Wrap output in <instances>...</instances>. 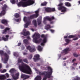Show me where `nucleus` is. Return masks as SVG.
I'll list each match as a JSON object with an SVG mask.
<instances>
[{"label": "nucleus", "instance_id": "c85d7f7f", "mask_svg": "<svg viewBox=\"0 0 80 80\" xmlns=\"http://www.w3.org/2000/svg\"><path fill=\"white\" fill-rule=\"evenodd\" d=\"M36 50L35 49V48H31L30 49V50L29 52H35Z\"/></svg>", "mask_w": 80, "mask_h": 80}, {"label": "nucleus", "instance_id": "37998d69", "mask_svg": "<svg viewBox=\"0 0 80 80\" xmlns=\"http://www.w3.org/2000/svg\"><path fill=\"white\" fill-rule=\"evenodd\" d=\"M0 72H1V73H5V72H7V70L4 69L2 71H1Z\"/></svg>", "mask_w": 80, "mask_h": 80}, {"label": "nucleus", "instance_id": "f8f14e48", "mask_svg": "<svg viewBox=\"0 0 80 80\" xmlns=\"http://www.w3.org/2000/svg\"><path fill=\"white\" fill-rule=\"evenodd\" d=\"M19 73H16L15 74V76L14 74H12V76L13 79L14 80H16L18 79L19 77Z\"/></svg>", "mask_w": 80, "mask_h": 80}, {"label": "nucleus", "instance_id": "72a5a7b5", "mask_svg": "<svg viewBox=\"0 0 80 80\" xmlns=\"http://www.w3.org/2000/svg\"><path fill=\"white\" fill-rule=\"evenodd\" d=\"M10 28H6L3 31V33H5L6 32H7V31H8L10 30Z\"/></svg>", "mask_w": 80, "mask_h": 80}, {"label": "nucleus", "instance_id": "2f4dec72", "mask_svg": "<svg viewBox=\"0 0 80 80\" xmlns=\"http://www.w3.org/2000/svg\"><path fill=\"white\" fill-rule=\"evenodd\" d=\"M72 80H80V78L78 76H77L75 77V78L73 79Z\"/></svg>", "mask_w": 80, "mask_h": 80}, {"label": "nucleus", "instance_id": "f704fd0d", "mask_svg": "<svg viewBox=\"0 0 80 80\" xmlns=\"http://www.w3.org/2000/svg\"><path fill=\"white\" fill-rule=\"evenodd\" d=\"M38 50L40 51H42V47H41V46L40 45L38 46Z\"/></svg>", "mask_w": 80, "mask_h": 80}, {"label": "nucleus", "instance_id": "a878e982", "mask_svg": "<svg viewBox=\"0 0 80 80\" xmlns=\"http://www.w3.org/2000/svg\"><path fill=\"white\" fill-rule=\"evenodd\" d=\"M23 42L25 44H26V45H28V44H29V42L28 41V40H27V39H24L23 40Z\"/></svg>", "mask_w": 80, "mask_h": 80}, {"label": "nucleus", "instance_id": "2eb2a0df", "mask_svg": "<svg viewBox=\"0 0 80 80\" xmlns=\"http://www.w3.org/2000/svg\"><path fill=\"white\" fill-rule=\"evenodd\" d=\"M30 76L28 75H25V74H22L21 75V78H24V79H27V78H29Z\"/></svg>", "mask_w": 80, "mask_h": 80}, {"label": "nucleus", "instance_id": "ddd939ff", "mask_svg": "<svg viewBox=\"0 0 80 80\" xmlns=\"http://www.w3.org/2000/svg\"><path fill=\"white\" fill-rule=\"evenodd\" d=\"M22 34L24 36H27L30 35V32L28 31L26 32V30H24L22 32Z\"/></svg>", "mask_w": 80, "mask_h": 80}, {"label": "nucleus", "instance_id": "774afa93", "mask_svg": "<svg viewBox=\"0 0 80 80\" xmlns=\"http://www.w3.org/2000/svg\"><path fill=\"white\" fill-rule=\"evenodd\" d=\"M75 64L76 65H77V63H74L73 64V65H75Z\"/></svg>", "mask_w": 80, "mask_h": 80}, {"label": "nucleus", "instance_id": "4468645a", "mask_svg": "<svg viewBox=\"0 0 80 80\" xmlns=\"http://www.w3.org/2000/svg\"><path fill=\"white\" fill-rule=\"evenodd\" d=\"M31 22L32 21L30 20H29V21L28 22L25 24L24 26L25 28H27L28 27V25L31 23Z\"/></svg>", "mask_w": 80, "mask_h": 80}, {"label": "nucleus", "instance_id": "39448f33", "mask_svg": "<svg viewBox=\"0 0 80 80\" xmlns=\"http://www.w3.org/2000/svg\"><path fill=\"white\" fill-rule=\"evenodd\" d=\"M0 54L2 56V55H4L5 57V58H4V63H7V62L8 60V54L6 53H4L3 51L0 50Z\"/></svg>", "mask_w": 80, "mask_h": 80}, {"label": "nucleus", "instance_id": "1a4fd4ad", "mask_svg": "<svg viewBox=\"0 0 80 80\" xmlns=\"http://www.w3.org/2000/svg\"><path fill=\"white\" fill-rule=\"evenodd\" d=\"M32 38H33V42H34V41H36V40L37 39H38V38H40V34L38 33H35L32 37Z\"/></svg>", "mask_w": 80, "mask_h": 80}, {"label": "nucleus", "instance_id": "cd10ccee", "mask_svg": "<svg viewBox=\"0 0 80 80\" xmlns=\"http://www.w3.org/2000/svg\"><path fill=\"white\" fill-rule=\"evenodd\" d=\"M45 11L47 12H51L50 8H47L45 9Z\"/></svg>", "mask_w": 80, "mask_h": 80}, {"label": "nucleus", "instance_id": "473e14b6", "mask_svg": "<svg viewBox=\"0 0 80 80\" xmlns=\"http://www.w3.org/2000/svg\"><path fill=\"white\" fill-rule=\"evenodd\" d=\"M22 60L23 61V62H25V63H28V60L27 58H24L22 59Z\"/></svg>", "mask_w": 80, "mask_h": 80}, {"label": "nucleus", "instance_id": "0e129e2a", "mask_svg": "<svg viewBox=\"0 0 80 80\" xmlns=\"http://www.w3.org/2000/svg\"><path fill=\"white\" fill-rule=\"evenodd\" d=\"M75 61H76V59H74L72 60V62H75Z\"/></svg>", "mask_w": 80, "mask_h": 80}, {"label": "nucleus", "instance_id": "69168bd1", "mask_svg": "<svg viewBox=\"0 0 80 80\" xmlns=\"http://www.w3.org/2000/svg\"><path fill=\"white\" fill-rule=\"evenodd\" d=\"M27 39H30V37L28 36L27 37Z\"/></svg>", "mask_w": 80, "mask_h": 80}, {"label": "nucleus", "instance_id": "f03ea898", "mask_svg": "<svg viewBox=\"0 0 80 80\" xmlns=\"http://www.w3.org/2000/svg\"><path fill=\"white\" fill-rule=\"evenodd\" d=\"M35 3V1L32 0H29L27 2H20L18 4V7H26L27 6H29L33 5Z\"/></svg>", "mask_w": 80, "mask_h": 80}, {"label": "nucleus", "instance_id": "c756f323", "mask_svg": "<svg viewBox=\"0 0 80 80\" xmlns=\"http://www.w3.org/2000/svg\"><path fill=\"white\" fill-rule=\"evenodd\" d=\"M35 13H36V14H34L35 15V16H36V17H38V13H39V11L38 10H37L36 11H35Z\"/></svg>", "mask_w": 80, "mask_h": 80}, {"label": "nucleus", "instance_id": "b1692460", "mask_svg": "<svg viewBox=\"0 0 80 80\" xmlns=\"http://www.w3.org/2000/svg\"><path fill=\"white\" fill-rule=\"evenodd\" d=\"M28 21H29V18H28V17H24L23 18V20L25 22H27L28 21Z\"/></svg>", "mask_w": 80, "mask_h": 80}, {"label": "nucleus", "instance_id": "a211bd4d", "mask_svg": "<svg viewBox=\"0 0 80 80\" xmlns=\"http://www.w3.org/2000/svg\"><path fill=\"white\" fill-rule=\"evenodd\" d=\"M18 63H22V64H24L23 61V59H20V58H18Z\"/></svg>", "mask_w": 80, "mask_h": 80}, {"label": "nucleus", "instance_id": "4d7b16f0", "mask_svg": "<svg viewBox=\"0 0 80 80\" xmlns=\"http://www.w3.org/2000/svg\"><path fill=\"white\" fill-rule=\"evenodd\" d=\"M21 42H19L18 44V46H20L21 45Z\"/></svg>", "mask_w": 80, "mask_h": 80}, {"label": "nucleus", "instance_id": "7c9ffc66", "mask_svg": "<svg viewBox=\"0 0 80 80\" xmlns=\"http://www.w3.org/2000/svg\"><path fill=\"white\" fill-rule=\"evenodd\" d=\"M32 23L34 24L35 27H37V21L35 20H34L32 21Z\"/></svg>", "mask_w": 80, "mask_h": 80}, {"label": "nucleus", "instance_id": "aec40b11", "mask_svg": "<svg viewBox=\"0 0 80 80\" xmlns=\"http://www.w3.org/2000/svg\"><path fill=\"white\" fill-rule=\"evenodd\" d=\"M33 42L34 43H40V42H42V38H40L38 40H36Z\"/></svg>", "mask_w": 80, "mask_h": 80}, {"label": "nucleus", "instance_id": "13d9d810", "mask_svg": "<svg viewBox=\"0 0 80 80\" xmlns=\"http://www.w3.org/2000/svg\"><path fill=\"white\" fill-rule=\"evenodd\" d=\"M6 38H8V37H9V36H8V35H6Z\"/></svg>", "mask_w": 80, "mask_h": 80}, {"label": "nucleus", "instance_id": "c9c22d12", "mask_svg": "<svg viewBox=\"0 0 80 80\" xmlns=\"http://www.w3.org/2000/svg\"><path fill=\"white\" fill-rule=\"evenodd\" d=\"M14 17H15V18H18L20 17V15H19V14L16 13Z\"/></svg>", "mask_w": 80, "mask_h": 80}, {"label": "nucleus", "instance_id": "6e6d98bb", "mask_svg": "<svg viewBox=\"0 0 80 80\" xmlns=\"http://www.w3.org/2000/svg\"><path fill=\"white\" fill-rule=\"evenodd\" d=\"M71 69H72V70H75V68L73 66H72L71 67Z\"/></svg>", "mask_w": 80, "mask_h": 80}, {"label": "nucleus", "instance_id": "a19ab883", "mask_svg": "<svg viewBox=\"0 0 80 80\" xmlns=\"http://www.w3.org/2000/svg\"><path fill=\"white\" fill-rule=\"evenodd\" d=\"M65 41L67 42V43H69V42H70V41H71V40H70L68 39H65Z\"/></svg>", "mask_w": 80, "mask_h": 80}, {"label": "nucleus", "instance_id": "603ef678", "mask_svg": "<svg viewBox=\"0 0 80 80\" xmlns=\"http://www.w3.org/2000/svg\"><path fill=\"white\" fill-rule=\"evenodd\" d=\"M50 31L52 33H54V32H55V30H54L50 29Z\"/></svg>", "mask_w": 80, "mask_h": 80}, {"label": "nucleus", "instance_id": "9d476101", "mask_svg": "<svg viewBox=\"0 0 80 80\" xmlns=\"http://www.w3.org/2000/svg\"><path fill=\"white\" fill-rule=\"evenodd\" d=\"M69 51H71V49H70L69 48H68L63 50L61 53L62 55H66L68 53V52H69Z\"/></svg>", "mask_w": 80, "mask_h": 80}, {"label": "nucleus", "instance_id": "412c9836", "mask_svg": "<svg viewBox=\"0 0 80 80\" xmlns=\"http://www.w3.org/2000/svg\"><path fill=\"white\" fill-rule=\"evenodd\" d=\"M1 22L2 23H3V24H6V25H7L8 23V21L7 20L5 19H3L2 20Z\"/></svg>", "mask_w": 80, "mask_h": 80}, {"label": "nucleus", "instance_id": "f257e3e1", "mask_svg": "<svg viewBox=\"0 0 80 80\" xmlns=\"http://www.w3.org/2000/svg\"><path fill=\"white\" fill-rule=\"evenodd\" d=\"M25 67L22 65V66H19V68L21 72L31 75L32 72L30 67L28 65L26 64L25 65Z\"/></svg>", "mask_w": 80, "mask_h": 80}, {"label": "nucleus", "instance_id": "7ed1b4c3", "mask_svg": "<svg viewBox=\"0 0 80 80\" xmlns=\"http://www.w3.org/2000/svg\"><path fill=\"white\" fill-rule=\"evenodd\" d=\"M48 70H49L50 72L44 71L42 72H41L40 71H38V73L40 76H44V75L45 76H47V77L49 78L50 77V76H48L47 75H48V73H52L53 71H52V68H51V67H48Z\"/></svg>", "mask_w": 80, "mask_h": 80}, {"label": "nucleus", "instance_id": "5fc2aeb1", "mask_svg": "<svg viewBox=\"0 0 80 80\" xmlns=\"http://www.w3.org/2000/svg\"><path fill=\"white\" fill-rule=\"evenodd\" d=\"M28 53L26 52H23V55H28Z\"/></svg>", "mask_w": 80, "mask_h": 80}, {"label": "nucleus", "instance_id": "de8ad7c7", "mask_svg": "<svg viewBox=\"0 0 80 80\" xmlns=\"http://www.w3.org/2000/svg\"><path fill=\"white\" fill-rule=\"evenodd\" d=\"M73 55L75 57H78V55L76 54V53H73Z\"/></svg>", "mask_w": 80, "mask_h": 80}, {"label": "nucleus", "instance_id": "c03bdc74", "mask_svg": "<svg viewBox=\"0 0 80 80\" xmlns=\"http://www.w3.org/2000/svg\"><path fill=\"white\" fill-rule=\"evenodd\" d=\"M31 48H31V47L29 46L27 47V50H29V51H30V49H31Z\"/></svg>", "mask_w": 80, "mask_h": 80}, {"label": "nucleus", "instance_id": "338daca9", "mask_svg": "<svg viewBox=\"0 0 80 80\" xmlns=\"http://www.w3.org/2000/svg\"><path fill=\"white\" fill-rule=\"evenodd\" d=\"M61 54L58 55V57H59V58H60V57H61Z\"/></svg>", "mask_w": 80, "mask_h": 80}, {"label": "nucleus", "instance_id": "58836bf2", "mask_svg": "<svg viewBox=\"0 0 80 80\" xmlns=\"http://www.w3.org/2000/svg\"><path fill=\"white\" fill-rule=\"evenodd\" d=\"M50 10H51V12H55V8H50Z\"/></svg>", "mask_w": 80, "mask_h": 80}, {"label": "nucleus", "instance_id": "bb28decb", "mask_svg": "<svg viewBox=\"0 0 80 80\" xmlns=\"http://www.w3.org/2000/svg\"><path fill=\"white\" fill-rule=\"evenodd\" d=\"M76 37H77L76 35H70L68 36V38H75Z\"/></svg>", "mask_w": 80, "mask_h": 80}, {"label": "nucleus", "instance_id": "052dcab7", "mask_svg": "<svg viewBox=\"0 0 80 80\" xmlns=\"http://www.w3.org/2000/svg\"><path fill=\"white\" fill-rule=\"evenodd\" d=\"M8 53L9 54H10V51L9 50H8L7 51Z\"/></svg>", "mask_w": 80, "mask_h": 80}, {"label": "nucleus", "instance_id": "20e7f679", "mask_svg": "<svg viewBox=\"0 0 80 80\" xmlns=\"http://www.w3.org/2000/svg\"><path fill=\"white\" fill-rule=\"evenodd\" d=\"M63 5V3H60L58 5V6L59 7L58 8V10H61L62 12H65L67 11V8Z\"/></svg>", "mask_w": 80, "mask_h": 80}, {"label": "nucleus", "instance_id": "9b49d317", "mask_svg": "<svg viewBox=\"0 0 80 80\" xmlns=\"http://www.w3.org/2000/svg\"><path fill=\"white\" fill-rule=\"evenodd\" d=\"M40 59V55L38 54H36L34 56V58H33L34 62H36Z\"/></svg>", "mask_w": 80, "mask_h": 80}, {"label": "nucleus", "instance_id": "f3484780", "mask_svg": "<svg viewBox=\"0 0 80 80\" xmlns=\"http://www.w3.org/2000/svg\"><path fill=\"white\" fill-rule=\"evenodd\" d=\"M52 73H50L48 74H47V75L48 76L49 75V76H50V77H48L47 76H45V77L44 78H43V80H47V78H50V77H51V75H52Z\"/></svg>", "mask_w": 80, "mask_h": 80}, {"label": "nucleus", "instance_id": "680f3d73", "mask_svg": "<svg viewBox=\"0 0 80 80\" xmlns=\"http://www.w3.org/2000/svg\"><path fill=\"white\" fill-rule=\"evenodd\" d=\"M1 28H2V29H3V28H4V26H1Z\"/></svg>", "mask_w": 80, "mask_h": 80}, {"label": "nucleus", "instance_id": "393cba45", "mask_svg": "<svg viewBox=\"0 0 80 80\" xmlns=\"http://www.w3.org/2000/svg\"><path fill=\"white\" fill-rule=\"evenodd\" d=\"M64 4L65 6H67V7H70L71 6V4L69 2H66L64 3Z\"/></svg>", "mask_w": 80, "mask_h": 80}, {"label": "nucleus", "instance_id": "e2e57ef3", "mask_svg": "<svg viewBox=\"0 0 80 80\" xmlns=\"http://www.w3.org/2000/svg\"><path fill=\"white\" fill-rule=\"evenodd\" d=\"M19 20H20V19H18L16 20V21L17 22H19Z\"/></svg>", "mask_w": 80, "mask_h": 80}, {"label": "nucleus", "instance_id": "09e8293b", "mask_svg": "<svg viewBox=\"0 0 80 80\" xmlns=\"http://www.w3.org/2000/svg\"><path fill=\"white\" fill-rule=\"evenodd\" d=\"M14 55L15 57H18V55H17V52L14 53Z\"/></svg>", "mask_w": 80, "mask_h": 80}, {"label": "nucleus", "instance_id": "dca6fc26", "mask_svg": "<svg viewBox=\"0 0 80 80\" xmlns=\"http://www.w3.org/2000/svg\"><path fill=\"white\" fill-rule=\"evenodd\" d=\"M37 17H36V16L35 14H33L30 15V17H28V18L30 19H34V18H36Z\"/></svg>", "mask_w": 80, "mask_h": 80}, {"label": "nucleus", "instance_id": "bf43d9fd", "mask_svg": "<svg viewBox=\"0 0 80 80\" xmlns=\"http://www.w3.org/2000/svg\"><path fill=\"white\" fill-rule=\"evenodd\" d=\"M68 36H64V38L65 39V38H68Z\"/></svg>", "mask_w": 80, "mask_h": 80}, {"label": "nucleus", "instance_id": "6ab92c4d", "mask_svg": "<svg viewBox=\"0 0 80 80\" xmlns=\"http://www.w3.org/2000/svg\"><path fill=\"white\" fill-rule=\"evenodd\" d=\"M6 79V76L4 75H0V80H3Z\"/></svg>", "mask_w": 80, "mask_h": 80}, {"label": "nucleus", "instance_id": "5701e85b", "mask_svg": "<svg viewBox=\"0 0 80 80\" xmlns=\"http://www.w3.org/2000/svg\"><path fill=\"white\" fill-rule=\"evenodd\" d=\"M42 80V77L40 76H37L35 78V80Z\"/></svg>", "mask_w": 80, "mask_h": 80}, {"label": "nucleus", "instance_id": "79ce46f5", "mask_svg": "<svg viewBox=\"0 0 80 80\" xmlns=\"http://www.w3.org/2000/svg\"><path fill=\"white\" fill-rule=\"evenodd\" d=\"M38 25H40L42 23V21L41 20H38Z\"/></svg>", "mask_w": 80, "mask_h": 80}, {"label": "nucleus", "instance_id": "423d86ee", "mask_svg": "<svg viewBox=\"0 0 80 80\" xmlns=\"http://www.w3.org/2000/svg\"><path fill=\"white\" fill-rule=\"evenodd\" d=\"M53 20H55V17L54 16H52L51 18L49 17H46L44 18V21L43 22L45 24V22L46 20H48L50 22V23L51 24H53V21H52Z\"/></svg>", "mask_w": 80, "mask_h": 80}, {"label": "nucleus", "instance_id": "3c124183", "mask_svg": "<svg viewBox=\"0 0 80 80\" xmlns=\"http://www.w3.org/2000/svg\"><path fill=\"white\" fill-rule=\"evenodd\" d=\"M2 65L0 63V72H1L2 71V69L0 68H2Z\"/></svg>", "mask_w": 80, "mask_h": 80}, {"label": "nucleus", "instance_id": "a18cd8bd", "mask_svg": "<svg viewBox=\"0 0 80 80\" xmlns=\"http://www.w3.org/2000/svg\"><path fill=\"white\" fill-rule=\"evenodd\" d=\"M14 71V69L12 68L11 69L10 71L9 72L11 73H13V71Z\"/></svg>", "mask_w": 80, "mask_h": 80}, {"label": "nucleus", "instance_id": "4be33fe9", "mask_svg": "<svg viewBox=\"0 0 80 80\" xmlns=\"http://www.w3.org/2000/svg\"><path fill=\"white\" fill-rule=\"evenodd\" d=\"M51 28H52V27H51L50 25L49 24H48L45 27V29L47 30H49V29Z\"/></svg>", "mask_w": 80, "mask_h": 80}, {"label": "nucleus", "instance_id": "49530a36", "mask_svg": "<svg viewBox=\"0 0 80 80\" xmlns=\"http://www.w3.org/2000/svg\"><path fill=\"white\" fill-rule=\"evenodd\" d=\"M32 57H33L32 55V54H30L28 58L29 59H30V60H31V59L32 58Z\"/></svg>", "mask_w": 80, "mask_h": 80}, {"label": "nucleus", "instance_id": "864d4df0", "mask_svg": "<svg viewBox=\"0 0 80 80\" xmlns=\"http://www.w3.org/2000/svg\"><path fill=\"white\" fill-rule=\"evenodd\" d=\"M78 38H76L74 39H73V40H74V41L75 40H78Z\"/></svg>", "mask_w": 80, "mask_h": 80}, {"label": "nucleus", "instance_id": "0eeeda50", "mask_svg": "<svg viewBox=\"0 0 80 80\" xmlns=\"http://www.w3.org/2000/svg\"><path fill=\"white\" fill-rule=\"evenodd\" d=\"M7 8H8V6L7 5L5 4L3 6V7L2 8V11L0 13V17L3 16L6 13V11Z\"/></svg>", "mask_w": 80, "mask_h": 80}, {"label": "nucleus", "instance_id": "6e6552de", "mask_svg": "<svg viewBox=\"0 0 80 80\" xmlns=\"http://www.w3.org/2000/svg\"><path fill=\"white\" fill-rule=\"evenodd\" d=\"M42 38H43V39L42 40V42L41 44V45L42 46H44L45 45V43L47 42V35H45L44 34H42L41 35Z\"/></svg>", "mask_w": 80, "mask_h": 80}, {"label": "nucleus", "instance_id": "4c0bfd02", "mask_svg": "<svg viewBox=\"0 0 80 80\" xmlns=\"http://www.w3.org/2000/svg\"><path fill=\"white\" fill-rule=\"evenodd\" d=\"M2 39L4 41H7L8 40V38H6L3 36L2 37Z\"/></svg>", "mask_w": 80, "mask_h": 80}, {"label": "nucleus", "instance_id": "ea45409f", "mask_svg": "<svg viewBox=\"0 0 80 80\" xmlns=\"http://www.w3.org/2000/svg\"><path fill=\"white\" fill-rule=\"evenodd\" d=\"M47 3L46 2H43L41 4V6H45L47 5Z\"/></svg>", "mask_w": 80, "mask_h": 80}, {"label": "nucleus", "instance_id": "8fccbe9b", "mask_svg": "<svg viewBox=\"0 0 80 80\" xmlns=\"http://www.w3.org/2000/svg\"><path fill=\"white\" fill-rule=\"evenodd\" d=\"M5 75L7 77V78H8L9 77V74L8 73H6L5 74Z\"/></svg>", "mask_w": 80, "mask_h": 80}, {"label": "nucleus", "instance_id": "e433bc0d", "mask_svg": "<svg viewBox=\"0 0 80 80\" xmlns=\"http://www.w3.org/2000/svg\"><path fill=\"white\" fill-rule=\"evenodd\" d=\"M10 1L12 4H15V3L16 1L15 0H11Z\"/></svg>", "mask_w": 80, "mask_h": 80}]
</instances>
